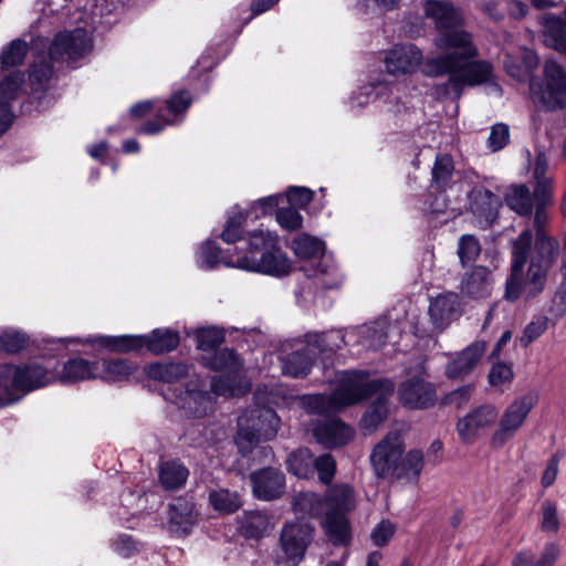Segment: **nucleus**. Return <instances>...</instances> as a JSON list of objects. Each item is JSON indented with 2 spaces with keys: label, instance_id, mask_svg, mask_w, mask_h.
Returning a JSON list of instances; mask_svg holds the SVG:
<instances>
[{
  "label": "nucleus",
  "instance_id": "nucleus-6",
  "mask_svg": "<svg viewBox=\"0 0 566 566\" xmlns=\"http://www.w3.org/2000/svg\"><path fill=\"white\" fill-rule=\"evenodd\" d=\"M323 503L322 528L333 544L346 545L350 541L348 514L357 506L354 488L348 483H337L327 490Z\"/></svg>",
  "mask_w": 566,
  "mask_h": 566
},
{
  "label": "nucleus",
  "instance_id": "nucleus-63",
  "mask_svg": "<svg viewBox=\"0 0 566 566\" xmlns=\"http://www.w3.org/2000/svg\"><path fill=\"white\" fill-rule=\"evenodd\" d=\"M559 546L555 543H547L534 566H554L559 556Z\"/></svg>",
  "mask_w": 566,
  "mask_h": 566
},
{
  "label": "nucleus",
  "instance_id": "nucleus-18",
  "mask_svg": "<svg viewBox=\"0 0 566 566\" xmlns=\"http://www.w3.org/2000/svg\"><path fill=\"white\" fill-rule=\"evenodd\" d=\"M423 63L421 50L412 43L392 46L386 54L385 66L389 74L407 75L418 70Z\"/></svg>",
  "mask_w": 566,
  "mask_h": 566
},
{
  "label": "nucleus",
  "instance_id": "nucleus-24",
  "mask_svg": "<svg viewBox=\"0 0 566 566\" xmlns=\"http://www.w3.org/2000/svg\"><path fill=\"white\" fill-rule=\"evenodd\" d=\"M486 349L485 342H475L452 359L446 369L449 378H461L469 375L479 364Z\"/></svg>",
  "mask_w": 566,
  "mask_h": 566
},
{
  "label": "nucleus",
  "instance_id": "nucleus-45",
  "mask_svg": "<svg viewBox=\"0 0 566 566\" xmlns=\"http://www.w3.org/2000/svg\"><path fill=\"white\" fill-rule=\"evenodd\" d=\"M209 502L214 510L222 513H233L242 505L239 494L226 489L210 492Z\"/></svg>",
  "mask_w": 566,
  "mask_h": 566
},
{
  "label": "nucleus",
  "instance_id": "nucleus-46",
  "mask_svg": "<svg viewBox=\"0 0 566 566\" xmlns=\"http://www.w3.org/2000/svg\"><path fill=\"white\" fill-rule=\"evenodd\" d=\"M454 171L452 157L448 154H439L432 168V182L437 188L443 189L452 178Z\"/></svg>",
  "mask_w": 566,
  "mask_h": 566
},
{
  "label": "nucleus",
  "instance_id": "nucleus-31",
  "mask_svg": "<svg viewBox=\"0 0 566 566\" xmlns=\"http://www.w3.org/2000/svg\"><path fill=\"white\" fill-rule=\"evenodd\" d=\"M292 509L298 518L319 517L323 521V497L313 492H300L292 500Z\"/></svg>",
  "mask_w": 566,
  "mask_h": 566
},
{
  "label": "nucleus",
  "instance_id": "nucleus-36",
  "mask_svg": "<svg viewBox=\"0 0 566 566\" xmlns=\"http://www.w3.org/2000/svg\"><path fill=\"white\" fill-rule=\"evenodd\" d=\"M544 42L547 46L557 50L566 43V22L557 15H546L543 19Z\"/></svg>",
  "mask_w": 566,
  "mask_h": 566
},
{
  "label": "nucleus",
  "instance_id": "nucleus-54",
  "mask_svg": "<svg viewBox=\"0 0 566 566\" xmlns=\"http://www.w3.org/2000/svg\"><path fill=\"white\" fill-rule=\"evenodd\" d=\"M481 252L479 241L473 235H462L459 241L458 254L461 263L474 261Z\"/></svg>",
  "mask_w": 566,
  "mask_h": 566
},
{
  "label": "nucleus",
  "instance_id": "nucleus-29",
  "mask_svg": "<svg viewBox=\"0 0 566 566\" xmlns=\"http://www.w3.org/2000/svg\"><path fill=\"white\" fill-rule=\"evenodd\" d=\"M461 292L471 298H483L491 293L490 272L478 266L468 272L461 282Z\"/></svg>",
  "mask_w": 566,
  "mask_h": 566
},
{
  "label": "nucleus",
  "instance_id": "nucleus-52",
  "mask_svg": "<svg viewBox=\"0 0 566 566\" xmlns=\"http://www.w3.org/2000/svg\"><path fill=\"white\" fill-rule=\"evenodd\" d=\"M276 222L286 231H296L302 228L303 217L296 208H280L276 211Z\"/></svg>",
  "mask_w": 566,
  "mask_h": 566
},
{
  "label": "nucleus",
  "instance_id": "nucleus-47",
  "mask_svg": "<svg viewBox=\"0 0 566 566\" xmlns=\"http://www.w3.org/2000/svg\"><path fill=\"white\" fill-rule=\"evenodd\" d=\"M222 261L220 249L211 241L205 242L196 254L197 265L203 270L214 269Z\"/></svg>",
  "mask_w": 566,
  "mask_h": 566
},
{
  "label": "nucleus",
  "instance_id": "nucleus-48",
  "mask_svg": "<svg viewBox=\"0 0 566 566\" xmlns=\"http://www.w3.org/2000/svg\"><path fill=\"white\" fill-rule=\"evenodd\" d=\"M28 344L24 333L15 329H6L0 334V349L8 353H18Z\"/></svg>",
  "mask_w": 566,
  "mask_h": 566
},
{
  "label": "nucleus",
  "instance_id": "nucleus-10",
  "mask_svg": "<svg viewBox=\"0 0 566 566\" xmlns=\"http://www.w3.org/2000/svg\"><path fill=\"white\" fill-rule=\"evenodd\" d=\"M54 380L55 374L39 363L24 366L0 365V394L11 395L18 390L31 391Z\"/></svg>",
  "mask_w": 566,
  "mask_h": 566
},
{
  "label": "nucleus",
  "instance_id": "nucleus-34",
  "mask_svg": "<svg viewBox=\"0 0 566 566\" xmlns=\"http://www.w3.org/2000/svg\"><path fill=\"white\" fill-rule=\"evenodd\" d=\"M98 379L119 381L136 370V366L126 359L98 360Z\"/></svg>",
  "mask_w": 566,
  "mask_h": 566
},
{
  "label": "nucleus",
  "instance_id": "nucleus-40",
  "mask_svg": "<svg viewBox=\"0 0 566 566\" xmlns=\"http://www.w3.org/2000/svg\"><path fill=\"white\" fill-rule=\"evenodd\" d=\"M507 206L521 216H527L532 211V196L525 185L510 187L505 195Z\"/></svg>",
  "mask_w": 566,
  "mask_h": 566
},
{
  "label": "nucleus",
  "instance_id": "nucleus-35",
  "mask_svg": "<svg viewBox=\"0 0 566 566\" xmlns=\"http://www.w3.org/2000/svg\"><path fill=\"white\" fill-rule=\"evenodd\" d=\"M280 242L276 232L265 228H258L248 232V247L247 252H237L235 254H254L259 255L261 252L274 248Z\"/></svg>",
  "mask_w": 566,
  "mask_h": 566
},
{
  "label": "nucleus",
  "instance_id": "nucleus-57",
  "mask_svg": "<svg viewBox=\"0 0 566 566\" xmlns=\"http://www.w3.org/2000/svg\"><path fill=\"white\" fill-rule=\"evenodd\" d=\"M513 380L512 366L505 363H497L492 366L489 374V381L493 387H502Z\"/></svg>",
  "mask_w": 566,
  "mask_h": 566
},
{
  "label": "nucleus",
  "instance_id": "nucleus-3",
  "mask_svg": "<svg viewBox=\"0 0 566 566\" xmlns=\"http://www.w3.org/2000/svg\"><path fill=\"white\" fill-rule=\"evenodd\" d=\"M394 389V382L389 379L370 378L363 370H346L336 375L335 387L329 396H306L303 398V406L310 412L334 413L376 395V400L360 420L361 428L371 432L387 418V398Z\"/></svg>",
  "mask_w": 566,
  "mask_h": 566
},
{
  "label": "nucleus",
  "instance_id": "nucleus-41",
  "mask_svg": "<svg viewBox=\"0 0 566 566\" xmlns=\"http://www.w3.org/2000/svg\"><path fill=\"white\" fill-rule=\"evenodd\" d=\"M28 51V45L25 42L21 40L12 41L1 53V67L2 71H9L10 69L21 64L25 57ZM10 74H18V72H8V74L3 75V78ZM21 76V82L23 81V76Z\"/></svg>",
  "mask_w": 566,
  "mask_h": 566
},
{
  "label": "nucleus",
  "instance_id": "nucleus-55",
  "mask_svg": "<svg viewBox=\"0 0 566 566\" xmlns=\"http://www.w3.org/2000/svg\"><path fill=\"white\" fill-rule=\"evenodd\" d=\"M314 469L324 484H329L336 472V462L331 454H323L314 459Z\"/></svg>",
  "mask_w": 566,
  "mask_h": 566
},
{
  "label": "nucleus",
  "instance_id": "nucleus-7",
  "mask_svg": "<svg viewBox=\"0 0 566 566\" xmlns=\"http://www.w3.org/2000/svg\"><path fill=\"white\" fill-rule=\"evenodd\" d=\"M280 419L273 409L256 406L245 410L238 419L235 444L242 454H249L259 443L273 439Z\"/></svg>",
  "mask_w": 566,
  "mask_h": 566
},
{
  "label": "nucleus",
  "instance_id": "nucleus-49",
  "mask_svg": "<svg viewBox=\"0 0 566 566\" xmlns=\"http://www.w3.org/2000/svg\"><path fill=\"white\" fill-rule=\"evenodd\" d=\"M548 327V318L539 315L535 316L525 327L523 336L520 338V343L523 347H527L538 337H541Z\"/></svg>",
  "mask_w": 566,
  "mask_h": 566
},
{
  "label": "nucleus",
  "instance_id": "nucleus-28",
  "mask_svg": "<svg viewBox=\"0 0 566 566\" xmlns=\"http://www.w3.org/2000/svg\"><path fill=\"white\" fill-rule=\"evenodd\" d=\"M175 403L189 417H203L213 408L211 397L200 390H186L176 397Z\"/></svg>",
  "mask_w": 566,
  "mask_h": 566
},
{
  "label": "nucleus",
  "instance_id": "nucleus-13",
  "mask_svg": "<svg viewBox=\"0 0 566 566\" xmlns=\"http://www.w3.org/2000/svg\"><path fill=\"white\" fill-rule=\"evenodd\" d=\"M537 403V395L524 394L515 398L502 412L497 428L490 437L492 448H501L524 426L530 412Z\"/></svg>",
  "mask_w": 566,
  "mask_h": 566
},
{
  "label": "nucleus",
  "instance_id": "nucleus-16",
  "mask_svg": "<svg viewBox=\"0 0 566 566\" xmlns=\"http://www.w3.org/2000/svg\"><path fill=\"white\" fill-rule=\"evenodd\" d=\"M314 528L307 522H287L280 535V546L286 558L298 564L313 539Z\"/></svg>",
  "mask_w": 566,
  "mask_h": 566
},
{
  "label": "nucleus",
  "instance_id": "nucleus-25",
  "mask_svg": "<svg viewBox=\"0 0 566 566\" xmlns=\"http://www.w3.org/2000/svg\"><path fill=\"white\" fill-rule=\"evenodd\" d=\"M314 437L318 443L327 448H336L348 443L354 437V431L342 420L331 419L314 429Z\"/></svg>",
  "mask_w": 566,
  "mask_h": 566
},
{
  "label": "nucleus",
  "instance_id": "nucleus-21",
  "mask_svg": "<svg viewBox=\"0 0 566 566\" xmlns=\"http://www.w3.org/2000/svg\"><path fill=\"white\" fill-rule=\"evenodd\" d=\"M429 315L432 324L438 328L448 327L461 315L458 294L444 292L430 300Z\"/></svg>",
  "mask_w": 566,
  "mask_h": 566
},
{
  "label": "nucleus",
  "instance_id": "nucleus-20",
  "mask_svg": "<svg viewBox=\"0 0 566 566\" xmlns=\"http://www.w3.org/2000/svg\"><path fill=\"white\" fill-rule=\"evenodd\" d=\"M253 494L263 501L280 497L284 492V474L276 469L268 468L251 474Z\"/></svg>",
  "mask_w": 566,
  "mask_h": 566
},
{
  "label": "nucleus",
  "instance_id": "nucleus-2",
  "mask_svg": "<svg viewBox=\"0 0 566 566\" xmlns=\"http://www.w3.org/2000/svg\"><path fill=\"white\" fill-rule=\"evenodd\" d=\"M543 206L537 205L536 208L537 233L534 247L530 230H524L512 241L511 274L506 280L504 293L505 300L510 302H515L522 295L530 298L542 293L548 271L559 255L558 241L541 230L546 219Z\"/></svg>",
  "mask_w": 566,
  "mask_h": 566
},
{
  "label": "nucleus",
  "instance_id": "nucleus-1",
  "mask_svg": "<svg viewBox=\"0 0 566 566\" xmlns=\"http://www.w3.org/2000/svg\"><path fill=\"white\" fill-rule=\"evenodd\" d=\"M424 14L434 23L436 35L432 43L438 52L423 63V72L429 76L448 75V81L436 87L438 97L458 99L467 86L489 83L493 77V67L486 61H473L479 50L472 34L463 29L462 13L450 2L427 0Z\"/></svg>",
  "mask_w": 566,
  "mask_h": 566
},
{
  "label": "nucleus",
  "instance_id": "nucleus-38",
  "mask_svg": "<svg viewBox=\"0 0 566 566\" xmlns=\"http://www.w3.org/2000/svg\"><path fill=\"white\" fill-rule=\"evenodd\" d=\"M188 368L181 363H157L149 365L146 368V374L149 378L165 382H172L186 376Z\"/></svg>",
  "mask_w": 566,
  "mask_h": 566
},
{
  "label": "nucleus",
  "instance_id": "nucleus-17",
  "mask_svg": "<svg viewBox=\"0 0 566 566\" xmlns=\"http://www.w3.org/2000/svg\"><path fill=\"white\" fill-rule=\"evenodd\" d=\"M497 417V409L493 405H483L473 409L457 423V432L461 441L475 442L483 431L494 424Z\"/></svg>",
  "mask_w": 566,
  "mask_h": 566
},
{
  "label": "nucleus",
  "instance_id": "nucleus-27",
  "mask_svg": "<svg viewBox=\"0 0 566 566\" xmlns=\"http://www.w3.org/2000/svg\"><path fill=\"white\" fill-rule=\"evenodd\" d=\"M538 64V59L532 50L521 49L516 55L507 53L504 60V70L518 82L525 81L531 71Z\"/></svg>",
  "mask_w": 566,
  "mask_h": 566
},
{
  "label": "nucleus",
  "instance_id": "nucleus-56",
  "mask_svg": "<svg viewBox=\"0 0 566 566\" xmlns=\"http://www.w3.org/2000/svg\"><path fill=\"white\" fill-rule=\"evenodd\" d=\"M510 140V128L503 123H497L492 126L489 138L488 147L491 151L495 153L504 148Z\"/></svg>",
  "mask_w": 566,
  "mask_h": 566
},
{
  "label": "nucleus",
  "instance_id": "nucleus-30",
  "mask_svg": "<svg viewBox=\"0 0 566 566\" xmlns=\"http://www.w3.org/2000/svg\"><path fill=\"white\" fill-rule=\"evenodd\" d=\"M315 350L306 343L282 360L283 373L292 377L305 376L311 368Z\"/></svg>",
  "mask_w": 566,
  "mask_h": 566
},
{
  "label": "nucleus",
  "instance_id": "nucleus-58",
  "mask_svg": "<svg viewBox=\"0 0 566 566\" xmlns=\"http://www.w3.org/2000/svg\"><path fill=\"white\" fill-rule=\"evenodd\" d=\"M283 196L293 208H305L313 199V191L306 187H291Z\"/></svg>",
  "mask_w": 566,
  "mask_h": 566
},
{
  "label": "nucleus",
  "instance_id": "nucleus-64",
  "mask_svg": "<svg viewBox=\"0 0 566 566\" xmlns=\"http://www.w3.org/2000/svg\"><path fill=\"white\" fill-rule=\"evenodd\" d=\"M562 458L563 453H556L549 459L542 476V484L544 488H548L555 482L558 474V464Z\"/></svg>",
  "mask_w": 566,
  "mask_h": 566
},
{
  "label": "nucleus",
  "instance_id": "nucleus-12",
  "mask_svg": "<svg viewBox=\"0 0 566 566\" xmlns=\"http://www.w3.org/2000/svg\"><path fill=\"white\" fill-rule=\"evenodd\" d=\"M223 262L227 266L276 277L287 275L292 271V261L282 251L280 242L259 255L232 254Z\"/></svg>",
  "mask_w": 566,
  "mask_h": 566
},
{
  "label": "nucleus",
  "instance_id": "nucleus-60",
  "mask_svg": "<svg viewBox=\"0 0 566 566\" xmlns=\"http://www.w3.org/2000/svg\"><path fill=\"white\" fill-rule=\"evenodd\" d=\"M283 202L284 196L282 193L271 195L255 200L251 209L256 212L255 217L259 218L272 213Z\"/></svg>",
  "mask_w": 566,
  "mask_h": 566
},
{
  "label": "nucleus",
  "instance_id": "nucleus-11",
  "mask_svg": "<svg viewBox=\"0 0 566 566\" xmlns=\"http://www.w3.org/2000/svg\"><path fill=\"white\" fill-rule=\"evenodd\" d=\"M208 366L221 370L223 374L212 379L211 388L219 396H238L250 389V382L241 371V363L230 349H222L216 353Z\"/></svg>",
  "mask_w": 566,
  "mask_h": 566
},
{
  "label": "nucleus",
  "instance_id": "nucleus-32",
  "mask_svg": "<svg viewBox=\"0 0 566 566\" xmlns=\"http://www.w3.org/2000/svg\"><path fill=\"white\" fill-rule=\"evenodd\" d=\"M271 528L268 516L261 512L244 513L239 521V532L245 538H262Z\"/></svg>",
  "mask_w": 566,
  "mask_h": 566
},
{
  "label": "nucleus",
  "instance_id": "nucleus-33",
  "mask_svg": "<svg viewBox=\"0 0 566 566\" xmlns=\"http://www.w3.org/2000/svg\"><path fill=\"white\" fill-rule=\"evenodd\" d=\"M170 526L177 534H186L196 522L193 505L184 500H177L170 506Z\"/></svg>",
  "mask_w": 566,
  "mask_h": 566
},
{
  "label": "nucleus",
  "instance_id": "nucleus-43",
  "mask_svg": "<svg viewBox=\"0 0 566 566\" xmlns=\"http://www.w3.org/2000/svg\"><path fill=\"white\" fill-rule=\"evenodd\" d=\"M245 213L238 207L232 208L228 212L227 221L220 238L226 243H234L243 235V224L245 222Z\"/></svg>",
  "mask_w": 566,
  "mask_h": 566
},
{
  "label": "nucleus",
  "instance_id": "nucleus-44",
  "mask_svg": "<svg viewBox=\"0 0 566 566\" xmlns=\"http://www.w3.org/2000/svg\"><path fill=\"white\" fill-rule=\"evenodd\" d=\"M475 193L472 209L485 220H493L500 207V199L486 189L478 190Z\"/></svg>",
  "mask_w": 566,
  "mask_h": 566
},
{
  "label": "nucleus",
  "instance_id": "nucleus-14",
  "mask_svg": "<svg viewBox=\"0 0 566 566\" xmlns=\"http://www.w3.org/2000/svg\"><path fill=\"white\" fill-rule=\"evenodd\" d=\"M396 331L395 325L386 319H379L371 324L339 329L331 336L336 337L344 346L359 345L367 349H378L386 344L388 337L392 338Z\"/></svg>",
  "mask_w": 566,
  "mask_h": 566
},
{
  "label": "nucleus",
  "instance_id": "nucleus-53",
  "mask_svg": "<svg viewBox=\"0 0 566 566\" xmlns=\"http://www.w3.org/2000/svg\"><path fill=\"white\" fill-rule=\"evenodd\" d=\"M541 530L545 533H557L559 530L557 506L551 501H545L542 505Z\"/></svg>",
  "mask_w": 566,
  "mask_h": 566
},
{
  "label": "nucleus",
  "instance_id": "nucleus-9",
  "mask_svg": "<svg viewBox=\"0 0 566 566\" xmlns=\"http://www.w3.org/2000/svg\"><path fill=\"white\" fill-rule=\"evenodd\" d=\"M532 101L546 111L566 108V72L553 60H547L543 69V80L530 83Z\"/></svg>",
  "mask_w": 566,
  "mask_h": 566
},
{
  "label": "nucleus",
  "instance_id": "nucleus-22",
  "mask_svg": "<svg viewBox=\"0 0 566 566\" xmlns=\"http://www.w3.org/2000/svg\"><path fill=\"white\" fill-rule=\"evenodd\" d=\"M380 99L389 112H398V99L392 95V87L386 82H373L364 85L352 98L353 107H363L371 99Z\"/></svg>",
  "mask_w": 566,
  "mask_h": 566
},
{
  "label": "nucleus",
  "instance_id": "nucleus-39",
  "mask_svg": "<svg viewBox=\"0 0 566 566\" xmlns=\"http://www.w3.org/2000/svg\"><path fill=\"white\" fill-rule=\"evenodd\" d=\"M188 470L180 463L171 461L161 464L159 480L167 490L180 489L187 481Z\"/></svg>",
  "mask_w": 566,
  "mask_h": 566
},
{
  "label": "nucleus",
  "instance_id": "nucleus-23",
  "mask_svg": "<svg viewBox=\"0 0 566 566\" xmlns=\"http://www.w3.org/2000/svg\"><path fill=\"white\" fill-rule=\"evenodd\" d=\"M98 360H88L83 357L69 359L59 374H55V380L64 384H74L78 381L98 379Z\"/></svg>",
  "mask_w": 566,
  "mask_h": 566
},
{
  "label": "nucleus",
  "instance_id": "nucleus-8",
  "mask_svg": "<svg viewBox=\"0 0 566 566\" xmlns=\"http://www.w3.org/2000/svg\"><path fill=\"white\" fill-rule=\"evenodd\" d=\"M179 340L180 337L177 332L158 328L148 336H95L86 338L83 343L114 352H132L147 348L154 354H163L174 350L178 346Z\"/></svg>",
  "mask_w": 566,
  "mask_h": 566
},
{
  "label": "nucleus",
  "instance_id": "nucleus-51",
  "mask_svg": "<svg viewBox=\"0 0 566 566\" xmlns=\"http://www.w3.org/2000/svg\"><path fill=\"white\" fill-rule=\"evenodd\" d=\"M198 347L202 350L212 349L220 345L224 339V333L218 327L200 328L196 333Z\"/></svg>",
  "mask_w": 566,
  "mask_h": 566
},
{
  "label": "nucleus",
  "instance_id": "nucleus-50",
  "mask_svg": "<svg viewBox=\"0 0 566 566\" xmlns=\"http://www.w3.org/2000/svg\"><path fill=\"white\" fill-rule=\"evenodd\" d=\"M335 331H329L322 334H311L307 336V343L315 350V355L325 350H335L340 348L343 343H340L336 337H332L331 335Z\"/></svg>",
  "mask_w": 566,
  "mask_h": 566
},
{
  "label": "nucleus",
  "instance_id": "nucleus-4",
  "mask_svg": "<svg viewBox=\"0 0 566 566\" xmlns=\"http://www.w3.org/2000/svg\"><path fill=\"white\" fill-rule=\"evenodd\" d=\"M92 49V40L85 29L63 31L55 35L49 51V60L38 54L32 63L30 82L40 90L52 76L51 61L72 62L86 55Z\"/></svg>",
  "mask_w": 566,
  "mask_h": 566
},
{
  "label": "nucleus",
  "instance_id": "nucleus-15",
  "mask_svg": "<svg viewBox=\"0 0 566 566\" xmlns=\"http://www.w3.org/2000/svg\"><path fill=\"white\" fill-rule=\"evenodd\" d=\"M402 453L403 442L401 437L396 432L387 434L375 446L370 454V463L375 474L381 479H395Z\"/></svg>",
  "mask_w": 566,
  "mask_h": 566
},
{
  "label": "nucleus",
  "instance_id": "nucleus-37",
  "mask_svg": "<svg viewBox=\"0 0 566 566\" xmlns=\"http://www.w3.org/2000/svg\"><path fill=\"white\" fill-rule=\"evenodd\" d=\"M287 470L302 479H308L314 473V457L312 452L302 448L291 453L286 460Z\"/></svg>",
  "mask_w": 566,
  "mask_h": 566
},
{
  "label": "nucleus",
  "instance_id": "nucleus-19",
  "mask_svg": "<svg viewBox=\"0 0 566 566\" xmlns=\"http://www.w3.org/2000/svg\"><path fill=\"white\" fill-rule=\"evenodd\" d=\"M398 399L409 409H427L434 405L437 394L430 382L421 377H412L400 384Z\"/></svg>",
  "mask_w": 566,
  "mask_h": 566
},
{
  "label": "nucleus",
  "instance_id": "nucleus-26",
  "mask_svg": "<svg viewBox=\"0 0 566 566\" xmlns=\"http://www.w3.org/2000/svg\"><path fill=\"white\" fill-rule=\"evenodd\" d=\"M20 86L21 76L19 74H10L0 82V135L6 133L13 123L10 102L15 98Z\"/></svg>",
  "mask_w": 566,
  "mask_h": 566
},
{
  "label": "nucleus",
  "instance_id": "nucleus-5",
  "mask_svg": "<svg viewBox=\"0 0 566 566\" xmlns=\"http://www.w3.org/2000/svg\"><path fill=\"white\" fill-rule=\"evenodd\" d=\"M291 249L303 262L301 269L319 289H336L343 282V276L331 255L325 254L322 240L303 233L294 238Z\"/></svg>",
  "mask_w": 566,
  "mask_h": 566
},
{
  "label": "nucleus",
  "instance_id": "nucleus-62",
  "mask_svg": "<svg viewBox=\"0 0 566 566\" xmlns=\"http://www.w3.org/2000/svg\"><path fill=\"white\" fill-rule=\"evenodd\" d=\"M191 104L190 94L186 91H180L174 94L167 104V109L174 115H178L188 109Z\"/></svg>",
  "mask_w": 566,
  "mask_h": 566
},
{
  "label": "nucleus",
  "instance_id": "nucleus-59",
  "mask_svg": "<svg viewBox=\"0 0 566 566\" xmlns=\"http://www.w3.org/2000/svg\"><path fill=\"white\" fill-rule=\"evenodd\" d=\"M112 546L115 553L125 558L132 557L140 551V545L126 534L118 535Z\"/></svg>",
  "mask_w": 566,
  "mask_h": 566
},
{
  "label": "nucleus",
  "instance_id": "nucleus-42",
  "mask_svg": "<svg viewBox=\"0 0 566 566\" xmlns=\"http://www.w3.org/2000/svg\"><path fill=\"white\" fill-rule=\"evenodd\" d=\"M423 464L422 451L410 450L405 457L401 455L395 479H417L423 469Z\"/></svg>",
  "mask_w": 566,
  "mask_h": 566
},
{
  "label": "nucleus",
  "instance_id": "nucleus-61",
  "mask_svg": "<svg viewBox=\"0 0 566 566\" xmlns=\"http://www.w3.org/2000/svg\"><path fill=\"white\" fill-rule=\"evenodd\" d=\"M396 526L388 520L381 521L371 532V541L377 546H385L394 536Z\"/></svg>",
  "mask_w": 566,
  "mask_h": 566
}]
</instances>
